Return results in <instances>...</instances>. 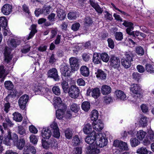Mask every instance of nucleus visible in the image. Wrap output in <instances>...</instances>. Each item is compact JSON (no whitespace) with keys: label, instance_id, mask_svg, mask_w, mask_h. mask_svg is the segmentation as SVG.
<instances>
[{"label":"nucleus","instance_id":"obj_1","mask_svg":"<svg viewBox=\"0 0 154 154\" xmlns=\"http://www.w3.org/2000/svg\"><path fill=\"white\" fill-rule=\"evenodd\" d=\"M122 25L126 27H127L126 29L127 33L131 36L133 39H135L136 36L139 35L140 32L138 31H132L134 29L133 24L131 22L127 20L124 21Z\"/></svg>","mask_w":154,"mask_h":154},{"label":"nucleus","instance_id":"obj_2","mask_svg":"<svg viewBox=\"0 0 154 154\" xmlns=\"http://www.w3.org/2000/svg\"><path fill=\"white\" fill-rule=\"evenodd\" d=\"M67 93L70 97L75 99L79 97L80 90L79 88L75 85H72L69 88Z\"/></svg>","mask_w":154,"mask_h":154},{"label":"nucleus","instance_id":"obj_3","mask_svg":"<svg viewBox=\"0 0 154 154\" xmlns=\"http://www.w3.org/2000/svg\"><path fill=\"white\" fill-rule=\"evenodd\" d=\"M154 142V133L153 131L150 128L148 130L146 137L143 141V144L145 146L149 145L151 142Z\"/></svg>","mask_w":154,"mask_h":154},{"label":"nucleus","instance_id":"obj_4","mask_svg":"<svg viewBox=\"0 0 154 154\" xmlns=\"http://www.w3.org/2000/svg\"><path fill=\"white\" fill-rule=\"evenodd\" d=\"M110 66L115 69H117L119 71L120 62L119 57L114 55H112L109 60Z\"/></svg>","mask_w":154,"mask_h":154},{"label":"nucleus","instance_id":"obj_5","mask_svg":"<svg viewBox=\"0 0 154 154\" xmlns=\"http://www.w3.org/2000/svg\"><path fill=\"white\" fill-rule=\"evenodd\" d=\"M57 107L59 108L56 111V117L58 119H61L65 114L66 108V106L62 103Z\"/></svg>","mask_w":154,"mask_h":154},{"label":"nucleus","instance_id":"obj_6","mask_svg":"<svg viewBox=\"0 0 154 154\" xmlns=\"http://www.w3.org/2000/svg\"><path fill=\"white\" fill-rule=\"evenodd\" d=\"M47 75L48 78L53 79L55 81H59L60 79V77L58 74V71L55 68L50 69L48 72Z\"/></svg>","mask_w":154,"mask_h":154},{"label":"nucleus","instance_id":"obj_7","mask_svg":"<svg viewBox=\"0 0 154 154\" xmlns=\"http://www.w3.org/2000/svg\"><path fill=\"white\" fill-rule=\"evenodd\" d=\"M29 99V96L27 94L23 95L19 98L18 100V103L21 109H24Z\"/></svg>","mask_w":154,"mask_h":154},{"label":"nucleus","instance_id":"obj_8","mask_svg":"<svg viewBox=\"0 0 154 154\" xmlns=\"http://www.w3.org/2000/svg\"><path fill=\"white\" fill-rule=\"evenodd\" d=\"M98 147L95 144L87 146L86 148L87 154H98L100 153V150L98 149Z\"/></svg>","mask_w":154,"mask_h":154},{"label":"nucleus","instance_id":"obj_9","mask_svg":"<svg viewBox=\"0 0 154 154\" xmlns=\"http://www.w3.org/2000/svg\"><path fill=\"white\" fill-rule=\"evenodd\" d=\"M69 60L72 70L73 71L77 70L79 68V60L75 57H71L69 58Z\"/></svg>","mask_w":154,"mask_h":154},{"label":"nucleus","instance_id":"obj_10","mask_svg":"<svg viewBox=\"0 0 154 154\" xmlns=\"http://www.w3.org/2000/svg\"><path fill=\"white\" fill-rule=\"evenodd\" d=\"M96 137L97 135L96 132L94 131L93 130L91 133L85 138V141L90 145H93L92 144L96 140Z\"/></svg>","mask_w":154,"mask_h":154},{"label":"nucleus","instance_id":"obj_11","mask_svg":"<svg viewBox=\"0 0 154 154\" xmlns=\"http://www.w3.org/2000/svg\"><path fill=\"white\" fill-rule=\"evenodd\" d=\"M72 69H70L69 66L66 65L62 66L60 71L62 75L64 76H69L70 75Z\"/></svg>","mask_w":154,"mask_h":154},{"label":"nucleus","instance_id":"obj_12","mask_svg":"<svg viewBox=\"0 0 154 154\" xmlns=\"http://www.w3.org/2000/svg\"><path fill=\"white\" fill-rule=\"evenodd\" d=\"M11 50L6 47L5 48V50L4 53L5 57L4 60L7 63H9L11 60L12 57L11 55Z\"/></svg>","mask_w":154,"mask_h":154},{"label":"nucleus","instance_id":"obj_13","mask_svg":"<svg viewBox=\"0 0 154 154\" xmlns=\"http://www.w3.org/2000/svg\"><path fill=\"white\" fill-rule=\"evenodd\" d=\"M107 138L102 136L99 139V140H97L95 144L99 147L102 148L107 145Z\"/></svg>","mask_w":154,"mask_h":154},{"label":"nucleus","instance_id":"obj_14","mask_svg":"<svg viewBox=\"0 0 154 154\" xmlns=\"http://www.w3.org/2000/svg\"><path fill=\"white\" fill-rule=\"evenodd\" d=\"M57 17L59 20H63L65 18L66 13L65 11L61 8H58L56 11Z\"/></svg>","mask_w":154,"mask_h":154},{"label":"nucleus","instance_id":"obj_15","mask_svg":"<svg viewBox=\"0 0 154 154\" xmlns=\"http://www.w3.org/2000/svg\"><path fill=\"white\" fill-rule=\"evenodd\" d=\"M12 6L9 4H6L4 5L2 8V12L5 15L9 14L11 11Z\"/></svg>","mask_w":154,"mask_h":154},{"label":"nucleus","instance_id":"obj_16","mask_svg":"<svg viewBox=\"0 0 154 154\" xmlns=\"http://www.w3.org/2000/svg\"><path fill=\"white\" fill-rule=\"evenodd\" d=\"M24 151L23 154H35L36 153V149L35 147L31 146H26Z\"/></svg>","mask_w":154,"mask_h":154},{"label":"nucleus","instance_id":"obj_17","mask_svg":"<svg viewBox=\"0 0 154 154\" xmlns=\"http://www.w3.org/2000/svg\"><path fill=\"white\" fill-rule=\"evenodd\" d=\"M11 132L10 131H8L7 133L5 134L4 136V139L3 142L7 146H10L11 144Z\"/></svg>","mask_w":154,"mask_h":154},{"label":"nucleus","instance_id":"obj_18","mask_svg":"<svg viewBox=\"0 0 154 154\" xmlns=\"http://www.w3.org/2000/svg\"><path fill=\"white\" fill-rule=\"evenodd\" d=\"M51 135V130L48 128H43L42 131L41 135L45 139H48Z\"/></svg>","mask_w":154,"mask_h":154},{"label":"nucleus","instance_id":"obj_19","mask_svg":"<svg viewBox=\"0 0 154 154\" xmlns=\"http://www.w3.org/2000/svg\"><path fill=\"white\" fill-rule=\"evenodd\" d=\"M96 77L101 80H105L106 77V74L103 71L98 69L95 73Z\"/></svg>","mask_w":154,"mask_h":154},{"label":"nucleus","instance_id":"obj_20","mask_svg":"<svg viewBox=\"0 0 154 154\" xmlns=\"http://www.w3.org/2000/svg\"><path fill=\"white\" fill-rule=\"evenodd\" d=\"M130 90L133 93L135 94H140L141 91L140 87L138 85L135 84H133L131 85Z\"/></svg>","mask_w":154,"mask_h":154},{"label":"nucleus","instance_id":"obj_21","mask_svg":"<svg viewBox=\"0 0 154 154\" xmlns=\"http://www.w3.org/2000/svg\"><path fill=\"white\" fill-rule=\"evenodd\" d=\"M80 71L81 74L83 76L87 77L89 75L90 73L89 69L87 66H82L80 68Z\"/></svg>","mask_w":154,"mask_h":154},{"label":"nucleus","instance_id":"obj_22","mask_svg":"<svg viewBox=\"0 0 154 154\" xmlns=\"http://www.w3.org/2000/svg\"><path fill=\"white\" fill-rule=\"evenodd\" d=\"M101 91L102 94L106 95L111 92V88L109 86L105 85L102 86Z\"/></svg>","mask_w":154,"mask_h":154},{"label":"nucleus","instance_id":"obj_23","mask_svg":"<svg viewBox=\"0 0 154 154\" xmlns=\"http://www.w3.org/2000/svg\"><path fill=\"white\" fill-rule=\"evenodd\" d=\"M104 127V125L102 121L99 120L96 124L93 126V129L98 131H101Z\"/></svg>","mask_w":154,"mask_h":154},{"label":"nucleus","instance_id":"obj_24","mask_svg":"<svg viewBox=\"0 0 154 154\" xmlns=\"http://www.w3.org/2000/svg\"><path fill=\"white\" fill-rule=\"evenodd\" d=\"M82 143L81 139L79 138L78 135H75L73 137L72 140V144L73 146H76L80 145Z\"/></svg>","mask_w":154,"mask_h":154},{"label":"nucleus","instance_id":"obj_25","mask_svg":"<svg viewBox=\"0 0 154 154\" xmlns=\"http://www.w3.org/2000/svg\"><path fill=\"white\" fill-rule=\"evenodd\" d=\"M100 95V90L99 88L97 87L92 88L91 95L93 97L94 99H97Z\"/></svg>","mask_w":154,"mask_h":154},{"label":"nucleus","instance_id":"obj_26","mask_svg":"<svg viewBox=\"0 0 154 154\" xmlns=\"http://www.w3.org/2000/svg\"><path fill=\"white\" fill-rule=\"evenodd\" d=\"M115 94L116 97L121 100H124L126 98V96L123 91L117 90L115 92Z\"/></svg>","mask_w":154,"mask_h":154},{"label":"nucleus","instance_id":"obj_27","mask_svg":"<svg viewBox=\"0 0 154 154\" xmlns=\"http://www.w3.org/2000/svg\"><path fill=\"white\" fill-rule=\"evenodd\" d=\"M31 31L29 34V36L26 38V39L27 40L32 38L37 32L36 29V25L35 24L32 25L31 26Z\"/></svg>","mask_w":154,"mask_h":154},{"label":"nucleus","instance_id":"obj_28","mask_svg":"<svg viewBox=\"0 0 154 154\" xmlns=\"http://www.w3.org/2000/svg\"><path fill=\"white\" fill-rule=\"evenodd\" d=\"M20 42L19 40L13 38L11 39L8 43V44L10 47L15 48L17 47V45H19Z\"/></svg>","mask_w":154,"mask_h":154},{"label":"nucleus","instance_id":"obj_29","mask_svg":"<svg viewBox=\"0 0 154 154\" xmlns=\"http://www.w3.org/2000/svg\"><path fill=\"white\" fill-rule=\"evenodd\" d=\"M101 58L100 54L96 53H94L93 55V61L95 64L100 63Z\"/></svg>","mask_w":154,"mask_h":154},{"label":"nucleus","instance_id":"obj_30","mask_svg":"<svg viewBox=\"0 0 154 154\" xmlns=\"http://www.w3.org/2000/svg\"><path fill=\"white\" fill-rule=\"evenodd\" d=\"M25 143V140L23 139L20 138L14 144L20 149H22L24 146Z\"/></svg>","mask_w":154,"mask_h":154},{"label":"nucleus","instance_id":"obj_31","mask_svg":"<svg viewBox=\"0 0 154 154\" xmlns=\"http://www.w3.org/2000/svg\"><path fill=\"white\" fill-rule=\"evenodd\" d=\"M146 133L143 130H140L138 131L136 134V137L140 140H142L145 136Z\"/></svg>","mask_w":154,"mask_h":154},{"label":"nucleus","instance_id":"obj_32","mask_svg":"<svg viewBox=\"0 0 154 154\" xmlns=\"http://www.w3.org/2000/svg\"><path fill=\"white\" fill-rule=\"evenodd\" d=\"M13 119L17 122H20L22 120L23 117L21 114L18 112H15L13 114Z\"/></svg>","mask_w":154,"mask_h":154},{"label":"nucleus","instance_id":"obj_33","mask_svg":"<svg viewBox=\"0 0 154 154\" xmlns=\"http://www.w3.org/2000/svg\"><path fill=\"white\" fill-rule=\"evenodd\" d=\"M84 133L86 134H90L92 132L91 126L89 123L86 124L84 127L83 129Z\"/></svg>","mask_w":154,"mask_h":154},{"label":"nucleus","instance_id":"obj_34","mask_svg":"<svg viewBox=\"0 0 154 154\" xmlns=\"http://www.w3.org/2000/svg\"><path fill=\"white\" fill-rule=\"evenodd\" d=\"M7 25V20L5 17H0V26H1L2 28L5 29Z\"/></svg>","mask_w":154,"mask_h":154},{"label":"nucleus","instance_id":"obj_35","mask_svg":"<svg viewBox=\"0 0 154 154\" xmlns=\"http://www.w3.org/2000/svg\"><path fill=\"white\" fill-rule=\"evenodd\" d=\"M5 122H4L3 123V126L5 129L8 126L11 127L14 125V124L12 122L8 117L5 118Z\"/></svg>","mask_w":154,"mask_h":154},{"label":"nucleus","instance_id":"obj_36","mask_svg":"<svg viewBox=\"0 0 154 154\" xmlns=\"http://www.w3.org/2000/svg\"><path fill=\"white\" fill-rule=\"evenodd\" d=\"M82 109L86 112L88 111L90 108V104L88 101H84L82 104Z\"/></svg>","mask_w":154,"mask_h":154},{"label":"nucleus","instance_id":"obj_37","mask_svg":"<svg viewBox=\"0 0 154 154\" xmlns=\"http://www.w3.org/2000/svg\"><path fill=\"white\" fill-rule=\"evenodd\" d=\"M130 142L131 145L132 147H136L140 143V142L138 139L135 137L131 138L130 140Z\"/></svg>","mask_w":154,"mask_h":154},{"label":"nucleus","instance_id":"obj_38","mask_svg":"<svg viewBox=\"0 0 154 154\" xmlns=\"http://www.w3.org/2000/svg\"><path fill=\"white\" fill-rule=\"evenodd\" d=\"M98 112L96 110H94L91 112V119L92 121H95L97 119L98 117Z\"/></svg>","mask_w":154,"mask_h":154},{"label":"nucleus","instance_id":"obj_39","mask_svg":"<svg viewBox=\"0 0 154 154\" xmlns=\"http://www.w3.org/2000/svg\"><path fill=\"white\" fill-rule=\"evenodd\" d=\"M121 64L125 68L128 69L131 66V62L122 59L121 60Z\"/></svg>","mask_w":154,"mask_h":154},{"label":"nucleus","instance_id":"obj_40","mask_svg":"<svg viewBox=\"0 0 154 154\" xmlns=\"http://www.w3.org/2000/svg\"><path fill=\"white\" fill-rule=\"evenodd\" d=\"M148 118L146 116H142L140 121V124L142 126L144 127L147 125Z\"/></svg>","mask_w":154,"mask_h":154},{"label":"nucleus","instance_id":"obj_41","mask_svg":"<svg viewBox=\"0 0 154 154\" xmlns=\"http://www.w3.org/2000/svg\"><path fill=\"white\" fill-rule=\"evenodd\" d=\"M4 85L5 88L8 90H11L14 87L12 83L10 81H5Z\"/></svg>","mask_w":154,"mask_h":154},{"label":"nucleus","instance_id":"obj_42","mask_svg":"<svg viewBox=\"0 0 154 154\" xmlns=\"http://www.w3.org/2000/svg\"><path fill=\"white\" fill-rule=\"evenodd\" d=\"M6 71V69L5 68L4 66H0V78H2V80H4L6 77L5 75V73Z\"/></svg>","mask_w":154,"mask_h":154},{"label":"nucleus","instance_id":"obj_43","mask_svg":"<svg viewBox=\"0 0 154 154\" xmlns=\"http://www.w3.org/2000/svg\"><path fill=\"white\" fill-rule=\"evenodd\" d=\"M62 88L65 93H67L69 90V85L67 82L63 81L61 83Z\"/></svg>","mask_w":154,"mask_h":154},{"label":"nucleus","instance_id":"obj_44","mask_svg":"<svg viewBox=\"0 0 154 154\" xmlns=\"http://www.w3.org/2000/svg\"><path fill=\"white\" fill-rule=\"evenodd\" d=\"M71 109L73 112L76 113L80 109L79 106L75 103H73L70 107Z\"/></svg>","mask_w":154,"mask_h":154},{"label":"nucleus","instance_id":"obj_45","mask_svg":"<svg viewBox=\"0 0 154 154\" xmlns=\"http://www.w3.org/2000/svg\"><path fill=\"white\" fill-rule=\"evenodd\" d=\"M100 56L101 59L103 62L106 63L109 60V57L108 54L106 53L100 54Z\"/></svg>","mask_w":154,"mask_h":154},{"label":"nucleus","instance_id":"obj_46","mask_svg":"<svg viewBox=\"0 0 154 154\" xmlns=\"http://www.w3.org/2000/svg\"><path fill=\"white\" fill-rule=\"evenodd\" d=\"M137 152L140 154H148V151L146 148L143 147L138 148Z\"/></svg>","mask_w":154,"mask_h":154},{"label":"nucleus","instance_id":"obj_47","mask_svg":"<svg viewBox=\"0 0 154 154\" xmlns=\"http://www.w3.org/2000/svg\"><path fill=\"white\" fill-rule=\"evenodd\" d=\"M136 52L137 54L140 56L143 55L144 53L143 48L140 46H138L136 47Z\"/></svg>","mask_w":154,"mask_h":154},{"label":"nucleus","instance_id":"obj_48","mask_svg":"<svg viewBox=\"0 0 154 154\" xmlns=\"http://www.w3.org/2000/svg\"><path fill=\"white\" fill-rule=\"evenodd\" d=\"M65 133L66 137L67 138L70 139L72 138L73 133L71 130L69 128L66 130L65 131Z\"/></svg>","mask_w":154,"mask_h":154},{"label":"nucleus","instance_id":"obj_49","mask_svg":"<svg viewBox=\"0 0 154 154\" xmlns=\"http://www.w3.org/2000/svg\"><path fill=\"white\" fill-rule=\"evenodd\" d=\"M42 146L43 148L45 149H47L48 147L52 143L51 141V142L48 141H47L43 139L42 140Z\"/></svg>","mask_w":154,"mask_h":154},{"label":"nucleus","instance_id":"obj_50","mask_svg":"<svg viewBox=\"0 0 154 154\" xmlns=\"http://www.w3.org/2000/svg\"><path fill=\"white\" fill-rule=\"evenodd\" d=\"M53 93L56 95H59L60 94V91L59 87L57 86H54L52 88Z\"/></svg>","mask_w":154,"mask_h":154},{"label":"nucleus","instance_id":"obj_51","mask_svg":"<svg viewBox=\"0 0 154 154\" xmlns=\"http://www.w3.org/2000/svg\"><path fill=\"white\" fill-rule=\"evenodd\" d=\"M54 104L55 108L62 103L61 99L59 97H55L54 98Z\"/></svg>","mask_w":154,"mask_h":154},{"label":"nucleus","instance_id":"obj_52","mask_svg":"<svg viewBox=\"0 0 154 154\" xmlns=\"http://www.w3.org/2000/svg\"><path fill=\"white\" fill-rule=\"evenodd\" d=\"M126 58L124 59L130 62L133 61V54L130 52H126L125 54Z\"/></svg>","mask_w":154,"mask_h":154},{"label":"nucleus","instance_id":"obj_53","mask_svg":"<svg viewBox=\"0 0 154 154\" xmlns=\"http://www.w3.org/2000/svg\"><path fill=\"white\" fill-rule=\"evenodd\" d=\"M115 38L118 41H121L123 38V35L122 32H116L115 33Z\"/></svg>","mask_w":154,"mask_h":154},{"label":"nucleus","instance_id":"obj_54","mask_svg":"<svg viewBox=\"0 0 154 154\" xmlns=\"http://www.w3.org/2000/svg\"><path fill=\"white\" fill-rule=\"evenodd\" d=\"M85 25L88 26L91 24L93 23L92 19L89 17H86L85 19Z\"/></svg>","mask_w":154,"mask_h":154},{"label":"nucleus","instance_id":"obj_55","mask_svg":"<svg viewBox=\"0 0 154 154\" xmlns=\"http://www.w3.org/2000/svg\"><path fill=\"white\" fill-rule=\"evenodd\" d=\"M146 69L147 72L150 73H154V68L149 64H147L146 65Z\"/></svg>","mask_w":154,"mask_h":154},{"label":"nucleus","instance_id":"obj_56","mask_svg":"<svg viewBox=\"0 0 154 154\" xmlns=\"http://www.w3.org/2000/svg\"><path fill=\"white\" fill-rule=\"evenodd\" d=\"M141 92H140V94H138L135 95H131L130 96V97H133L134 98V99H136V100H137V102H138L140 101V99L142 98V95L141 94Z\"/></svg>","mask_w":154,"mask_h":154},{"label":"nucleus","instance_id":"obj_57","mask_svg":"<svg viewBox=\"0 0 154 154\" xmlns=\"http://www.w3.org/2000/svg\"><path fill=\"white\" fill-rule=\"evenodd\" d=\"M82 147L81 146L74 148L73 152V154H82Z\"/></svg>","mask_w":154,"mask_h":154},{"label":"nucleus","instance_id":"obj_58","mask_svg":"<svg viewBox=\"0 0 154 154\" xmlns=\"http://www.w3.org/2000/svg\"><path fill=\"white\" fill-rule=\"evenodd\" d=\"M82 58L85 62L88 61L90 58V54L89 53H84L82 55Z\"/></svg>","mask_w":154,"mask_h":154},{"label":"nucleus","instance_id":"obj_59","mask_svg":"<svg viewBox=\"0 0 154 154\" xmlns=\"http://www.w3.org/2000/svg\"><path fill=\"white\" fill-rule=\"evenodd\" d=\"M11 141H12L14 144H15L17 141H18V140L19 139L18 136L15 133H14L12 134H11Z\"/></svg>","mask_w":154,"mask_h":154},{"label":"nucleus","instance_id":"obj_60","mask_svg":"<svg viewBox=\"0 0 154 154\" xmlns=\"http://www.w3.org/2000/svg\"><path fill=\"white\" fill-rule=\"evenodd\" d=\"M18 132L20 135H24L26 134L25 130L23 127L21 126L18 127Z\"/></svg>","mask_w":154,"mask_h":154},{"label":"nucleus","instance_id":"obj_61","mask_svg":"<svg viewBox=\"0 0 154 154\" xmlns=\"http://www.w3.org/2000/svg\"><path fill=\"white\" fill-rule=\"evenodd\" d=\"M119 148L122 150H127L128 149L127 143L122 141H121Z\"/></svg>","mask_w":154,"mask_h":154},{"label":"nucleus","instance_id":"obj_62","mask_svg":"<svg viewBox=\"0 0 154 154\" xmlns=\"http://www.w3.org/2000/svg\"><path fill=\"white\" fill-rule=\"evenodd\" d=\"M30 141L32 143L35 144L37 143L38 140L35 136L34 135H32L29 137Z\"/></svg>","mask_w":154,"mask_h":154},{"label":"nucleus","instance_id":"obj_63","mask_svg":"<svg viewBox=\"0 0 154 154\" xmlns=\"http://www.w3.org/2000/svg\"><path fill=\"white\" fill-rule=\"evenodd\" d=\"M80 24L79 23H76L73 24L71 26L72 29L74 31H76L79 28Z\"/></svg>","mask_w":154,"mask_h":154},{"label":"nucleus","instance_id":"obj_64","mask_svg":"<svg viewBox=\"0 0 154 154\" xmlns=\"http://www.w3.org/2000/svg\"><path fill=\"white\" fill-rule=\"evenodd\" d=\"M68 18L70 20L75 19L76 18V14L74 12H70L68 14Z\"/></svg>","mask_w":154,"mask_h":154}]
</instances>
